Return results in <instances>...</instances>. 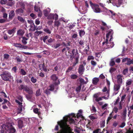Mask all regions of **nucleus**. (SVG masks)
Returning <instances> with one entry per match:
<instances>
[{"label":"nucleus","instance_id":"9","mask_svg":"<svg viewBox=\"0 0 133 133\" xmlns=\"http://www.w3.org/2000/svg\"><path fill=\"white\" fill-rule=\"evenodd\" d=\"M51 78L54 81L53 84L52 85H54V87H56V89H57L58 87L57 85L59 84L60 83L59 80H58V77L55 74H53L51 76Z\"/></svg>","mask_w":133,"mask_h":133},{"label":"nucleus","instance_id":"50","mask_svg":"<svg viewBox=\"0 0 133 133\" xmlns=\"http://www.w3.org/2000/svg\"><path fill=\"white\" fill-rule=\"evenodd\" d=\"M44 30L45 32L47 33L50 34L51 33V31L48 28L44 29Z\"/></svg>","mask_w":133,"mask_h":133},{"label":"nucleus","instance_id":"10","mask_svg":"<svg viewBox=\"0 0 133 133\" xmlns=\"http://www.w3.org/2000/svg\"><path fill=\"white\" fill-rule=\"evenodd\" d=\"M121 85L118 84H115L114 87V92L112 94L113 96L116 95L118 93Z\"/></svg>","mask_w":133,"mask_h":133},{"label":"nucleus","instance_id":"47","mask_svg":"<svg viewBox=\"0 0 133 133\" xmlns=\"http://www.w3.org/2000/svg\"><path fill=\"white\" fill-rule=\"evenodd\" d=\"M31 81L33 83H35L36 82L37 79L36 78L32 77L31 78Z\"/></svg>","mask_w":133,"mask_h":133},{"label":"nucleus","instance_id":"21","mask_svg":"<svg viewBox=\"0 0 133 133\" xmlns=\"http://www.w3.org/2000/svg\"><path fill=\"white\" fill-rule=\"evenodd\" d=\"M24 33L23 30L20 29L17 31V34L19 36H22Z\"/></svg>","mask_w":133,"mask_h":133},{"label":"nucleus","instance_id":"29","mask_svg":"<svg viewBox=\"0 0 133 133\" xmlns=\"http://www.w3.org/2000/svg\"><path fill=\"white\" fill-rule=\"evenodd\" d=\"M28 39L25 37H22V43L24 44H26L27 43L26 41Z\"/></svg>","mask_w":133,"mask_h":133},{"label":"nucleus","instance_id":"41","mask_svg":"<svg viewBox=\"0 0 133 133\" xmlns=\"http://www.w3.org/2000/svg\"><path fill=\"white\" fill-rule=\"evenodd\" d=\"M20 72L21 74L23 75H25L26 74V72L23 69H20Z\"/></svg>","mask_w":133,"mask_h":133},{"label":"nucleus","instance_id":"62","mask_svg":"<svg viewBox=\"0 0 133 133\" xmlns=\"http://www.w3.org/2000/svg\"><path fill=\"white\" fill-rule=\"evenodd\" d=\"M9 55L7 54H5L4 55V58L6 59H8L9 57Z\"/></svg>","mask_w":133,"mask_h":133},{"label":"nucleus","instance_id":"30","mask_svg":"<svg viewBox=\"0 0 133 133\" xmlns=\"http://www.w3.org/2000/svg\"><path fill=\"white\" fill-rule=\"evenodd\" d=\"M15 15L14 12L13 11H11L9 14V18H12Z\"/></svg>","mask_w":133,"mask_h":133},{"label":"nucleus","instance_id":"55","mask_svg":"<svg viewBox=\"0 0 133 133\" xmlns=\"http://www.w3.org/2000/svg\"><path fill=\"white\" fill-rule=\"evenodd\" d=\"M91 64L94 66H95L97 64V63L96 62L93 60L91 61Z\"/></svg>","mask_w":133,"mask_h":133},{"label":"nucleus","instance_id":"48","mask_svg":"<svg viewBox=\"0 0 133 133\" xmlns=\"http://www.w3.org/2000/svg\"><path fill=\"white\" fill-rule=\"evenodd\" d=\"M108 106V104H105L102 106V109L105 110L107 108Z\"/></svg>","mask_w":133,"mask_h":133},{"label":"nucleus","instance_id":"37","mask_svg":"<svg viewBox=\"0 0 133 133\" xmlns=\"http://www.w3.org/2000/svg\"><path fill=\"white\" fill-rule=\"evenodd\" d=\"M54 24L58 27L60 25V23L59 21L56 20L54 22Z\"/></svg>","mask_w":133,"mask_h":133},{"label":"nucleus","instance_id":"46","mask_svg":"<svg viewBox=\"0 0 133 133\" xmlns=\"http://www.w3.org/2000/svg\"><path fill=\"white\" fill-rule=\"evenodd\" d=\"M15 29H13L11 30H9L8 31V33L9 34L11 35L14 32Z\"/></svg>","mask_w":133,"mask_h":133},{"label":"nucleus","instance_id":"36","mask_svg":"<svg viewBox=\"0 0 133 133\" xmlns=\"http://www.w3.org/2000/svg\"><path fill=\"white\" fill-rule=\"evenodd\" d=\"M105 121L102 120L100 122V126L101 127H104L105 126Z\"/></svg>","mask_w":133,"mask_h":133},{"label":"nucleus","instance_id":"20","mask_svg":"<svg viewBox=\"0 0 133 133\" xmlns=\"http://www.w3.org/2000/svg\"><path fill=\"white\" fill-rule=\"evenodd\" d=\"M99 81V79L98 78L95 77L92 79V83L94 85H97Z\"/></svg>","mask_w":133,"mask_h":133},{"label":"nucleus","instance_id":"43","mask_svg":"<svg viewBox=\"0 0 133 133\" xmlns=\"http://www.w3.org/2000/svg\"><path fill=\"white\" fill-rule=\"evenodd\" d=\"M126 96V95L124 94L122 96L120 102H121L123 103H124V102H123V101H124V99L125 98Z\"/></svg>","mask_w":133,"mask_h":133},{"label":"nucleus","instance_id":"23","mask_svg":"<svg viewBox=\"0 0 133 133\" xmlns=\"http://www.w3.org/2000/svg\"><path fill=\"white\" fill-rule=\"evenodd\" d=\"M18 127L19 128V129L22 128L23 126V121L22 120L19 119L18 121Z\"/></svg>","mask_w":133,"mask_h":133},{"label":"nucleus","instance_id":"35","mask_svg":"<svg viewBox=\"0 0 133 133\" xmlns=\"http://www.w3.org/2000/svg\"><path fill=\"white\" fill-rule=\"evenodd\" d=\"M89 117L91 120H94L97 118V117L95 115H91L89 116Z\"/></svg>","mask_w":133,"mask_h":133},{"label":"nucleus","instance_id":"16","mask_svg":"<svg viewBox=\"0 0 133 133\" xmlns=\"http://www.w3.org/2000/svg\"><path fill=\"white\" fill-rule=\"evenodd\" d=\"M103 26H101V29L102 30H104L108 29L106 24L103 21H102L101 23Z\"/></svg>","mask_w":133,"mask_h":133},{"label":"nucleus","instance_id":"28","mask_svg":"<svg viewBox=\"0 0 133 133\" xmlns=\"http://www.w3.org/2000/svg\"><path fill=\"white\" fill-rule=\"evenodd\" d=\"M75 131L77 133H81L82 131V130L80 128H76L74 129Z\"/></svg>","mask_w":133,"mask_h":133},{"label":"nucleus","instance_id":"54","mask_svg":"<svg viewBox=\"0 0 133 133\" xmlns=\"http://www.w3.org/2000/svg\"><path fill=\"white\" fill-rule=\"evenodd\" d=\"M81 85L78 86L76 89V91L77 92H79L81 90Z\"/></svg>","mask_w":133,"mask_h":133},{"label":"nucleus","instance_id":"24","mask_svg":"<svg viewBox=\"0 0 133 133\" xmlns=\"http://www.w3.org/2000/svg\"><path fill=\"white\" fill-rule=\"evenodd\" d=\"M129 21L130 22V29L132 30V29H131V28L133 27V16H131L129 18Z\"/></svg>","mask_w":133,"mask_h":133},{"label":"nucleus","instance_id":"5","mask_svg":"<svg viewBox=\"0 0 133 133\" xmlns=\"http://www.w3.org/2000/svg\"><path fill=\"white\" fill-rule=\"evenodd\" d=\"M90 4L93 11L96 13L102 12L101 9L99 7V5L97 4H93L91 1L89 2Z\"/></svg>","mask_w":133,"mask_h":133},{"label":"nucleus","instance_id":"39","mask_svg":"<svg viewBox=\"0 0 133 133\" xmlns=\"http://www.w3.org/2000/svg\"><path fill=\"white\" fill-rule=\"evenodd\" d=\"M79 33L80 36L81 37L82 36L85 34V32L82 30H79Z\"/></svg>","mask_w":133,"mask_h":133},{"label":"nucleus","instance_id":"18","mask_svg":"<svg viewBox=\"0 0 133 133\" xmlns=\"http://www.w3.org/2000/svg\"><path fill=\"white\" fill-rule=\"evenodd\" d=\"M15 131V129L10 124L7 132L9 133H14Z\"/></svg>","mask_w":133,"mask_h":133},{"label":"nucleus","instance_id":"42","mask_svg":"<svg viewBox=\"0 0 133 133\" xmlns=\"http://www.w3.org/2000/svg\"><path fill=\"white\" fill-rule=\"evenodd\" d=\"M113 113V112H112V113H111L109 115V116L108 117L107 119V122H108L112 118V113Z\"/></svg>","mask_w":133,"mask_h":133},{"label":"nucleus","instance_id":"1","mask_svg":"<svg viewBox=\"0 0 133 133\" xmlns=\"http://www.w3.org/2000/svg\"><path fill=\"white\" fill-rule=\"evenodd\" d=\"M68 122H69L68 117L66 116L64 117L63 120L57 122V125L56 126L54 130L57 131L59 125L61 129L60 131L57 133H73L72 132L71 128L68 125Z\"/></svg>","mask_w":133,"mask_h":133},{"label":"nucleus","instance_id":"63","mask_svg":"<svg viewBox=\"0 0 133 133\" xmlns=\"http://www.w3.org/2000/svg\"><path fill=\"white\" fill-rule=\"evenodd\" d=\"M61 45V44L60 43H58L56 44L54 46H52L54 47L55 49H57Z\"/></svg>","mask_w":133,"mask_h":133},{"label":"nucleus","instance_id":"26","mask_svg":"<svg viewBox=\"0 0 133 133\" xmlns=\"http://www.w3.org/2000/svg\"><path fill=\"white\" fill-rule=\"evenodd\" d=\"M15 3V1L13 0H8L7 4L9 6H12Z\"/></svg>","mask_w":133,"mask_h":133},{"label":"nucleus","instance_id":"38","mask_svg":"<svg viewBox=\"0 0 133 133\" xmlns=\"http://www.w3.org/2000/svg\"><path fill=\"white\" fill-rule=\"evenodd\" d=\"M16 11L17 14H19L23 13V10L22 8H20L16 10Z\"/></svg>","mask_w":133,"mask_h":133},{"label":"nucleus","instance_id":"14","mask_svg":"<svg viewBox=\"0 0 133 133\" xmlns=\"http://www.w3.org/2000/svg\"><path fill=\"white\" fill-rule=\"evenodd\" d=\"M101 10L102 12H103V14L105 15H110L112 13V10H109L105 7L102 8Z\"/></svg>","mask_w":133,"mask_h":133},{"label":"nucleus","instance_id":"53","mask_svg":"<svg viewBox=\"0 0 133 133\" xmlns=\"http://www.w3.org/2000/svg\"><path fill=\"white\" fill-rule=\"evenodd\" d=\"M40 89H38L36 92V96H38L41 95L40 93Z\"/></svg>","mask_w":133,"mask_h":133},{"label":"nucleus","instance_id":"15","mask_svg":"<svg viewBox=\"0 0 133 133\" xmlns=\"http://www.w3.org/2000/svg\"><path fill=\"white\" fill-rule=\"evenodd\" d=\"M109 90L110 89L109 88L107 89V88L105 87H104L102 89V91L103 92H106L107 94V97L104 96V98L105 99H108L109 98Z\"/></svg>","mask_w":133,"mask_h":133},{"label":"nucleus","instance_id":"11","mask_svg":"<svg viewBox=\"0 0 133 133\" xmlns=\"http://www.w3.org/2000/svg\"><path fill=\"white\" fill-rule=\"evenodd\" d=\"M10 124H4L1 126V132L2 133H6L7 132Z\"/></svg>","mask_w":133,"mask_h":133},{"label":"nucleus","instance_id":"25","mask_svg":"<svg viewBox=\"0 0 133 133\" xmlns=\"http://www.w3.org/2000/svg\"><path fill=\"white\" fill-rule=\"evenodd\" d=\"M30 28L29 29L30 31H34L35 30V26L34 24H30Z\"/></svg>","mask_w":133,"mask_h":133},{"label":"nucleus","instance_id":"17","mask_svg":"<svg viewBox=\"0 0 133 133\" xmlns=\"http://www.w3.org/2000/svg\"><path fill=\"white\" fill-rule=\"evenodd\" d=\"M84 70V66L82 65H79V68L78 72L80 74H82Z\"/></svg>","mask_w":133,"mask_h":133},{"label":"nucleus","instance_id":"31","mask_svg":"<svg viewBox=\"0 0 133 133\" xmlns=\"http://www.w3.org/2000/svg\"><path fill=\"white\" fill-rule=\"evenodd\" d=\"M78 77V76L76 75L72 74L70 76V77L72 79H77Z\"/></svg>","mask_w":133,"mask_h":133},{"label":"nucleus","instance_id":"58","mask_svg":"<svg viewBox=\"0 0 133 133\" xmlns=\"http://www.w3.org/2000/svg\"><path fill=\"white\" fill-rule=\"evenodd\" d=\"M100 94V93H97L95 94L94 95V98H95V99L97 98L100 97L99 96Z\"/></svg>","mask_w":133,"mask_h":133},{"label":"nucleus","instance_id":"12","mask_svg":"<svg viewBox=\"0 0 133 133\" xmlns=\"http://www.w3.org/2000/svg\"><path fill=\"white\" fill-rule=\"evenodd\" d=\"M124 78L122 75H118L117 76L116 78L117 82L118 84L122 85L123 83V79Z\"/></svg>","mask_w":133,"mask_h":133},{"label":"nucleus","instance_id":"64","mask_svg":"<svg viewBox=\"0 0 133 133\" xmlns=\"http://www.w3.org/2000/svg\"><path fill=\"white\" fill-rule=\"evenodd\" d=\"M128 69H125L123 71V74L124 75H125L127 73H128Z\"/></svg>","mask_w":133,"mask_h":133},{"label":"nucleus","instance_id":"49","mask_svg":"<svg viewBox=\"0 0 133 133\" xmlns=\"http://www.w3.org/2000/svg\"><path fill=\"white\" fill-rule=\"evenodd\" d=\"M91 109V111L93 112H95L96 111V110L94 106H92Z\"/></svg>","mask_w":133,"mask_h":133},{"label":"nucleus","instance_id":"6","mask_svg":"<svg viewBox=\"0 0 133 133\" xmlns=\"http://www.w3.org/2000/svg\"><path fill=\"white\" fill-rule=\"evenodd\" d=\"M66 90L69 93V95L68 97L69 98H71L74 96V95L73 94V92L74 89L71 85H69L66 87Z\"/></svg>","mask_w":133,"mask_h":133},{"label":"nucleus","instance_id":"60","mask_svg":"<svg viewBox=\"0 0 133 133\" xmlns=\"http://www.w3.org/2000/svg\"><path fill=\"white\" fill-rule=\"evenodd\" d=\"M17 19L19 21L21 22H23L24 21V20L22 17L20 16H18Z\"/></svg>","mask_w":133,"mask_h":133},{"label":"nucleus","instance_id":"56","mask_svg":"<svg viewBox=\"0 0 133 133\" xmlns=\"http://www.w3.org/2000/svg\"><path fill=\"white\" fill-rule=\"evenodd\" d=\"M58 18V16L56 14H53V19L55 20L57 19Z\"/></svg>","mask_w":133,"mask_h":133},{"label":"nucleus","instance_id":"27","mask_svg":"<svg viewBox=\"0 0 133 133\" xmlns=\"http://www.w3.org/2000/svg\"><path fill=\"white\" fill-rule=\"evenodd\" d=\"M110 15H111L112 18L114 19H115L116 18H117V15L115 14L113 11L112 13Z\"/></svg>","mask_w":133,"mask_h":133},{"label":"nucleus","instance_id":"32","mask_svg":"<svg viewBox=\"0 0 133 133\" xmlns=\"http://www.w3.org/2000/svg\"><path fill=\"white\" fill-rule=\"evenodd\" d=\"M126 64L127 65H129L131 64H133V59L131 60L130 58H128Z\"/></svg>","mask_w":133,"mask_h":133},{"label":"nucleus","instance_id":"3","mask_svg":"<svg viewBox=\"0 0 133 133\" xmlns=\"http://www.w3.org/2000/svg\"><path fill=\"white\" fill-rule=\"evenodd\" d=\"M82 112V110H78V112L77 115V117H76L75 114L73 113H71L68 115L66 116H67L68 117L69 122L70 123H74L75 122V119L76 121H78V117L81 115V114Z\"/></svg>","mask_w":133,"mask_h":133},{"label":"nucleus","instance_id":"34","mask_svg":"<svg viewBox=\"0 0 133 133\" xmlns=\"http://www.w3.org/2000/svg\"><path fill=\"white\" fill-rule=\"evenodd\" d=\"M124 16L125 17V16L124 15H122L121 14H119L117 15V17H119V18L121 20H122V19L123 20L124 19Z\"/></svg>","mask_w":133,"mask_h":133},{"label":"nucleus","instance_id":"22","mask_svg":"<svg viewBox=\"0 0 133 133\" xmlns=\"http://www.w3.org/2000/svg\"><path fill=\"white\" fill-rule=\"evenodd\" d=\"M50 11V9L49 8H48L47 9L44 10L43 12L44 15L45 16H47Z\"/></svg>","mask_w":133,"mask_h":133},{"label":"nucleus","instance_id":"33","mask_svg":"<svg viewBox=\"0 0 133 133\" xmlns=\"http://www.w3.org/2000/svg\"><path fill=\"white\" fill-rule=\"evenodd\" d=\"M132 82V79H130L128 80L126 82V86L130 85Z\"/></svg>","mask_w":133,"mask_h":133},{"label":"nucleus","instance_id":"51","mask_svg":"<svg viewBox=\"0 0 133 133\" xmlns=\"http://www.w3.org/2000/svg\"><path fill=\"white\" fill-rule=\"evenodd\" d=\"M34 9L35 10L36 12L40 11L39 8H38L36 5L35 6Z\"/></svg>","mask_w":133,"mask_h":133},{"label":"nucleus","instance_id":"13","mask_svg":"<svg viewBox=\"0 0 133 133\" xmlns=\"http://www.w3.org/2000/svg\"><path fill=\"white\" fill-rule=\"evenodd\" d=\"M54 89H56V88L54 87V85H51L47 88V89H46L44 92L48 95L50 94V91H53Z\"/></svg>","mask_w":133,"mask_h":133},{"label":"nucleus","instance_id":"57","mask_svg":"<svg viewBox=\"0 0 133 133\" xmlns=\"http://www.w3.org/2000/svg\"><path fill=\"white\" fill-rule=\"evenodd\" d=\"M103 98H104L103 97H100L97 98L95 99V100L96 102H98L102 100Z\"/></svg>","mask_w":133,"mask_h":133},{"label":"nucleus","instance_id":"45","mask_svg":"<svg viewBox=\"0 0 133 133\" xmlns=\"http://www.w3.org/2000/svg\"><path fill=\"white\" fill-rule=\"evenodd\" d=\"M94 57L93 56H89L88 57L87 60L89 61L91 60H94Z\"/></svg>","mask_w":133,"mask_h":133},{"label":"nucleus","instance_id":"44","mask_svg":"<svg viewBox=\"0 0 133 133\" xmlns=\"http://www.w3.org/2000/svg\"><path fill=\"white\" fill-rule=\"evenodd\" d=\"M47 18L48 19H53V14H50L48 16Z\"/></svg>","mask_w":133,"mask_h":133},{"label":"nucleus","instance_id":"59","mask_svg":"<svg viewBox=\"0 0 133 133\" xmlns=\"http://www.w3.org/2000/svg\"><path fill=\"white\" fill-rule=\"evenodd\" d=\"M101 131V130L99 129H97L93 131V133H98Z\"/></svg>","mask_w":133,"mask_h":133},{"label":"nucleus","instance_id":"2","mask_svg":"<svg viewBox=\"0 0 133 133\" xmlns=\"http://www.w3.org/2000/svg\"><path fill=\"white\" fill-rule=\"evenodd\" d=\"M113 32L111 30H109V31L106 35V37L107 38L105 41L103 42V45L106 44L107 45L109 48H112L114 46V44L113 42L111 43V40L112 39V36L113 34Z\"/></svg>","mask_w":133,"mask_h":133},{"label":"nucleus","instance_id":"19","mask_svg":"<svg viewBox=\"0 0 133 133\" xmlns=\"http://www.w3.org/2000/svg\"><path fill=\"white\" fill-rule=\"evenodd\" d=\"M18 100H16V101L19 105H21L22 104V102L23 101L22 97L21 96H19L18 97Z\"/></svg>","mask_w":133,"mask_h":133},{"label":"nucleus","instance_id":"7","mask_svg":"<svg viewBox=\"0 0 133 133\" xmlns=\"http://www.w3.org/2000/svg\"><path fill=\"white\" fill-rule=\"evenodd\" d=\"M72 53L76 60V63H74V65L75 66L78 62V59L79 58V54L77 49H74L72 51Z\"/></svg>","mask_w":133,"mask_h":133},{"label":"nucleus","instance_id":"61","mask_svg":"<svg viewBox=\"0 0 133 133\" xmlns=\"http://www.w3.org/2000/svg\"><path fill=\"white\" fill-rule=\"evenodd\" d=\"M42 32L41 31H37L35 32V34L37 36H38L39 34H42Z\"/></svg>","mask_w":133,"mask_h":133},{"label":"nucleus","instance_id":"8","mask_svg":"<svg viewBox=\"0 0 133 133\" xmlns=\"http://www.w3.org/2000/svg\"><path fill=\"white\" fill-rule=\"evenodd\" d=\"M107 3H112L113 5L117 7H119L122 2V0H109L107 1Z\"/></svg>","mask_w":133,"mask_h":133},{"label":"nucleus","instance_id":"40","mask_svg":"<svg viewBox=\"0 0 133 133\" xmlns=\"http://www.w3.org/2000/svg\"><path fill=\"white\" fill-rule=\"evenodd\" d=\"M14 45L15 47L19 48H22V45L20 44L15 43L14 44Z\"/></svg>","mask_w":133,"mask_h":133},{"label":"nucleus","instance_id":"4","mask_svg":"<svg viewBox=\"0 0 133 133\" xmlns=\"http://www.w3.org/2000/svg\"><path fill=\"white\" fill-rule=\"evenodd\" d=\"M0 76L3 80L5 81H8L9 78L12 77L11 73L8 71H5L3 72Z\"/></svg>","mask_w":133,"mask_h":133},{"label":"nucleus","instance_id":"52","mask_svg":"<svg viewBox=\"0 0 133 133\" xmlns=\"http://www.w3.org/2000/svg\"><path fill=\"white\" fill-rule=\"evenodd\" d=\"M7 2V0H1L0 1V3L2 4H5Z\"/></svg>","mask_w":133,"mask_h":133}]
</instances>
